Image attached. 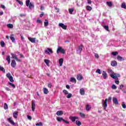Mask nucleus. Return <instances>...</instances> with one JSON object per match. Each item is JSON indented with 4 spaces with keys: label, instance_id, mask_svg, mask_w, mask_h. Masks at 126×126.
I'll return each instance as SVG.
<instances>
[{
    "label": "nucleus",
    "instance_id": "49530a36",
    "mask_svg": "<svg viewBox=\"0 0 126 126\" xmlns=\"http://www.w3.org/2000/svg\"><path fill=\"white\" fill-rule=\"evenodd\" d=\"M63 93H64V94H65V95H67V94H68V92L66 90H63Z\"/></svg>",
    "mask_w": 126,
    "mask_h": 126
},
{
    "label": "nucleus",
    "instance_id": "3c124183",
    "mask_svg": "<svg viewBox=\"0 0 126 126\" xmlns=\"http://www.w3.org/2000/svg\"><path fill=\"white\" fill-rule=\"evenodd\" d=\"M122 107L123 108V109H126V103H125V102H122Z\"/></svg>",
    "mask_w": 126,
    "mask_h": 126
},
{
    "label": "nucleus",
    "instance_id": "ddd939ff",
    "mask_svg": "<svg viewBox=\"0 0 126 126\" xmlns=\"http://www.w3.org/2000/svg\"><path fill=\"white\" fill-rule=\"evenodd\" d=\"M113 101L116 105H118L119 104V100H118V98L116 97H113Z\"/></svg>",
    "mask_w": 126,
    "mask_h": 126
},
{
    "label": "nucleus",
    "instance_id": "39448f33",
    "mask_svg": "<svg viewBox=\"0 0 126 126\" xmlns=\"http://www.w3.org/2000/svg\"><path fill=\"white\" fill-rule=\"evenodd\" d=\"M69 120H70L73 123H74L76 120H78V117L76 116H70L69 118Z\"/></svg>",
    "mask_w": 126,
    "mask_h": 126
},
{
    "label": "nucleus",
    "instance_id": "774afa93",
    "mask_svg": "<svg viewBox=\"0 0 126 126\" xmlns=\"http://www.w3.org/2000/svg\"><path fill=\"white\" fill-rule=\"evenodd\" d=\"M1 7L3 9H5V6L4 5H1Z\"/></svg>",
    "mask_w": 126,
    "mask_h": 126
},
{
    "label": "nucleus",
    "instance_id": "bb28decb",
    "mask_svg": "<svg viewBox=\"0 0 126 126\" xmlns=\"http://www.w3.org/2000/svg\"><path fill=\"white\" fill-rule=\"evenodd\" d=\"M8 84H9V85H10V86H11V87H12V88H15V85L11 83L10 82H8Z\"/></svg>",
    "mask_w": 126,
    "mask_h": 126
},
{
    "label": "nucleus",
    "instance_id": "a19ab883",
    "mask_svg": "<svg viewBox=\"0 0 126 126\" xmlns=\"http://www.w3.org/2000/svg\"><path fill=\"white\" fill-rule=\"evenodd\" d=\"M48 25H49V22L48 21V20H45L44 22V26H48Z\"/></svg>",
    "mask_w": 126,
    "mask_h": 126
},
{
    "label": "nucleus",
    "instance_id": "f8f14e48",
    "mask_svg": "<svg viewBox=\"0 0 126 126\" xmlns=\"http://www.w3.org/2000/svg\"><path fill=\"white\" fill-rule=\"evenodd\" d=\"M117 60L119 62H123V61H125V58L122 57V56H118Z\"/></svg>",
    "mask_w": 126,
    "mask_h": 126
},
{
    "label": "nucleus",
    "instance_id": "b1692460",
    "mask_svg": "<svg viewBox=\"0 0 126 126\" xmlns=\"http://www.w3.org/2000/svg\"><path fill=\"white\" fill-rule=\"evenodd\" d=\"M90 109H91V106H90L89 104H87L86 106V110L87 112L90 111Z\"/></svg>",
    "mask_w": 126,
    "mask_h": 126
},
{
    "label": "nucleus",
    "instance_id": "603ef678",
    "mask_svg": "<svg viewBox=\"0 0 126 126\" xmlns=\"http://www.w3.org/2000/svg\"><path fill=\"white\" fill-rule=\"evenodd\" d=\"M112 55H113V56H116L118 55V52H112Z\"/></svg>",
    "mask_w": 126,
    "mask_h": 126
},
{
    "label": "nucleus",
    "instance_id": "473e14b6",
    "mask_svg": "<svg viewBox=\"0 0 126 126\" xmlns=\"http://www.w3.org/2000/svg\"><path fill=\"white\" fill-rule=\"evenodd\" d=\"M86 9L89 11H91V10H92V7H91L90 6H87Z\"/></svg>",
    "mask_w": 126,
    "mask_h": 126
},
{
    "label": "nucleus",
    "instance_id": "72a5a7b5",
    "mask_svg": "<svg viewBox=\"0 0 126 126\" xmlns=\"http://www.w3.org/2000/svg\"><path fill=\"white\" fill-rule=\"evenodd\" d=\"M30 9H32L33 7H34V4H33L32 3H30L29 5Z\"/></svg>",
    "mask_w": 126,
    "mask_h": 126
},
{
    "label": "nucleus",
    "instance_id": "a18cd8bd",
    "mask_svg": "<svg viewBox=\"0 0 126 126\" xmlns=\"http://www.w3.org/2000/svg\"><path fill=\"white\" fill-rule=\"evenodd\" d=\"M35 125L36 126H43V123H42V122H39L38 123L36 124Z\"/></svg>",
    "mask_w": 126,
    "mask_h": 126
},
{
    "label": "nucleus",
    "instance_id": "412c9836",
    "mask_svg": "<svg viewBox=\"0 0 126 126\" xmlns=\"http://www.w3.org/2000/svg\"><path fill=\"white\" fill-rule=\"evenodd\" d=\"M17 115H18V112H14L13 113V116L14 118V119H17Z\"/></svg>",
    "mask_w": 126,
    "mask_h": 126
},
{
    "label": "nucleus",
    "instance_id": "4c0bfd02",
    "mask_svg": "<svg viewBox=\"0 0 126 126\" xmlns=\"http://www.w3.org/2000/svg\"><path fill=\"white\" fill-rule=\"evenodd\" d=\"M72 97V94H68L66 96V98L68 99H70Z\"/></svg>",
    "mask_w": 126,
    "mask_h": 126
},
{
    "label": "nucleus",
    "instance_id": "20e7f679",
    "mask_svg": "<svg viewBox=\"0 0 126 126\" xmlns=\"http://www.w3.org/2000/svg\"><path fill=\"white\" fill-rule=\"evenodd\" d=\"M57 53H61V54H64V49H63V47H59L57 50Z\"/></svg>",
    "mask_w": 126,
    "mask_h": 126
},
{
    "label": "nucleus",
    "instance_id": "e433bc0d",
    "mask_svg": "<svg viewBox=\"0 0 126 126\" xmlns=\"http://www.w3.org/2000/svg\"><path fill=\"white\" fill-rule=\"evenodd\" d=\"M0 70L2 71L4 73H5V70L4 69V68L3 67H1V66L0 65Z\"/></svg>",
    "mask_w": 126,
    "mask_h": 126
},
{
    "label": "nucleus",
    "instance_id": "ea45409f",
    "mask_svg": "<svg viewBox=\"0 0 126 126\" xmlns=\"http://www.w3.org/2000/svg\"><path fill=\"white\" fill-rule=\"evenodd\" d=\"M4 110H7V109H8V106L6 103H5L4 104Z\"/></svg>",
    "mask_w": 126,
    "mask_h": 126
},
{
    "label": "nucleus",
    "instance_id": "69168bd1",
    "mask_svg": "<svg viewBox=\"0 0 126 126\" xmlns=\"http://www.w3.org/2000/svg\"><path fill=\"white\" fill-rule=\"evenodd\" d=\"M88 3L89 4H91L92 3V1H91L90 0H88Z\"/></svg>",
    "mask_w": 126,
    "mask_h": 126
},
{
    "label": "nucleus",
    "instance_id": "6ab92c4d",
    "mask_svg": "<svg viewBox=\"0 0 126 126\" xmlns=\"http://www.w3.org/2000/svg\"><path fill=\"white\" fill-rule=\"evenodd\" d=\"M102 76L103 77L104 79H106L107 78V72L106 71H103L102 72Z\"/></svg>",
    "mask_w": 126,
    "mask_h": 126
},
{
    "label": "nucleus",
    "instance_id": "58836bf2",
    "mask_svg": "<svg viewBox=\"0 0 126 126\" xmlns=\"http://www.w3.org/2000/svg\"><path fill=\"white\" fill-rule=\"evenodd\" d=\"M30 4V0H27L26 1V5L27 6H29V5Z\"/></svg>",
    "mask_w": 126,
    "mask_h": 126
},
{
    "label": "nucleus",
    "instance_id": "c85d7f7f",
    "mask_svg": "<svg viewBox=\"0 0 126 126\" xmlns=\"http://www.w3.org/2000/svg\"><path fill=\"white\" fill-rule=\"evenodd\" d=\"M79 116L81 117V118H82L83 119H84V118H85L86 115L84 113H83L82 112H80L79 113Z\"/></svg>",
    "mask_w": 126,
    "mask_h": 126
},
{
    "label": "nucleus",
    "instance_id": "2eb2a0df",
    "mask_svg": "<svg viewBox=\"0 0 126 126\" xmlns=\"http://www.w3.org/2000/svg\"><path fill=\"white\" fill-rule=\"evenodd\" d=\"M29 40L32 42V43H35L36 42V38H35L29 37Z\"/></svg>",
    "mask_w": 126,
    "mask_h": 126
},
{
    "label": "nucleus",
    "instance_id": "9d476101",
    "mask_svg": "<svg viewBox=\"0 0 126 126\" xmlns=\"http://www.w3.org/2000/svg\"><path fill=\"white\" fill-rule=\"evenodd\" d=\"M35 106H36L35 102L34 101H32V112H34V111H35Z\"/></svg>",
    "mask_w": 126,
    "mask_h": 126
},
{
    "label": "nucleus",
    "instance_id": "423d86ee",
    "mask_svg": "<svg viewBox=\"0 0 126 126\" xmlns=\"http://www.w3.org/2000/svg\"><path fill=\"white\" fill-rule=\"evenodd\" d=\"M11 55L12 56L13 59H15V60H16L17 62H21V60L17 58V56L15 54H14L13 53H11Z\"/></svg>",
    "mask_w": 126,
    "mask_h": 126
},
{
    "label": "nucleus",
    "instance_id": "f3484780",
    "mask_svg": "<svg viewBox=\"0 0 126 126\" xmlns=\"http://www.w3.org/2000/svg\"><path fill=\"white\" fill-rule=\"evenodd\" d=\"M80 93L81 95H85V91H84V89L82 88L80 90Z\"/></svg>",
    "mask_w": 126,
    "mask_h": 126
},
{
    "label": "nucleus",
    "instance_id": "dca6fc26",
    "mask_svg": "<svg viewBox=\"0 0 126 126\" xmlns=\"http://www.w3.org/2000/svg\"><path fill=\"white\" fill-rule=\"evenodd\" d=\"M11 65L13 67H14L16 65V62H15V60H12L11 63Z\"/></svg>",
    "mask_w": 126,
    "mask_h": 126
},
{
    "label": "nucleus",
    "instance_id": "6e6552de",
    "mask_svg": "<svg viewBox=\"0 0 126 126\" xmlns=\"http://www.w3.org/2000/svg\"><path fill=\"white\" fill-rule=\"evenodd\" d=\"M83 49V45L81 44L80 46H78L77 52L79 54H80L81 52H82V50Z\"/></svg>",
    "mask_w": 126,
    "mask_h": 126
},
{
    "label": "nucleus",
    "instance_id": "2f4dec72",
    "mask_svg": "<svg viewBox=\"0 0 126 126\" xmlns=\"http://www.w3.org/2000/svg\"><path fill=\"white\" fill-rule=\"evenodd\" d=\"M121 7H122V8H124V9H126V3H125V2L122 3V4L121 5Z\"/></svg>",
    "mask_w": 126,
    "mask_h": 126
},
{
    "label": "nucleus",
    "instance_id": "7ed1b4c3",
    "mask_svg": "<svg viewBox=\"0 0 126 126\" xmlns=\"http://www.w3.org/2000/svg\"><path fill=\"white\" fill-rule=\"evenodd\" d=\"M6 77L8 78L9 80L11 82H14V80H13V77L11 75V74L10 73H8L6 75Z\"/></svg>",
    "mask_w": 126,
    "mask_h": 126
},
{
    "label": "nucleus",
    "instance_id": "e2e57ef3",
    "mask_svg": "<svg viewBox=\"0 0 126 126\" xmlns=\"http://www.w3.org/2000/svg\"><path fill=\"white\" fill-rule=\"evenodd\" d=\"M123 88H124V85H121L120 86V89H121V90H123Z\"/></svg>",
    "mask_w": 126,
    "mask_h": 126
},
{
    "label": "nucleus",
    "instance_id": "0eeeda50",
    "mask_svg": "<svg viewBox=\"0 0 126 126\" xmlns=\"http://www.w3.org/2000/svg\"><path fill=\"white\" fill-rule=\"evenodd\" d=\"M59 27H61L63 29H64V30H66V28L67 26L64 25L63 23H59Z\"/></svg>",
    "mask_w": 126,
    "mask_h": 126
},
{
    "label": "nucleus",
    "instance_id": "5701e85b",
    "mask_svg": "<svg viewBox=\"0 0 126 126\" xmlns=\"http://www.w3.org/2000/svg\"><path fill=\"white\" fill-rule=\"evenodd\" d=\"M63 59L61 58L59 60V64L60 66H62V65H63Z\"/></svg>",
    "mask_w": 126,
    "mask_h": 126
},
{
    "label": "nucleus",
    "instance_id": "4be33fe9",
    "mask_svg": "<svg viewBox=\"0 0 126 126\" xmlns=\"http://www.w3.org/2000/svg\"><path fill=\"white\" fill-rule=\"evenodd\" d=\"M6 61H7L8 64L10 63V56L7 55L6 58Z\"/></svg>",
    "mask_w": 126,
    "mask_h": 126
},
{
    "label": "nucleus",
    "instance_id": "8fccbe9b",
    "mask_svg": "<svg viewBox=\"0 0 126 126\" xmlns=\"http://www.w3.org/2000/svg\"><path fill=\"white\" fill-rule=\"evenodd\" d=\"M10 39H11V41H12V42H15V38H14V37H13V36H11L10 37Z\"/></svg>",
    "mask_w": 126,
    "mask_h": 126
},
{
    "label": "nucleus",
    "instance_id": "a878e982",
    "mask_svg": "<svg viewBox=\"0 0 126 126\" xmlns=\"http://www.w3.org/2000/svg\"><path fill=\"white\" fill-rule=\"evenodd\" d=\"M70 82H74V83H76V79L75 78L71 77L70 80Z\"/></svg>",
    "mask_w": 126,
    "mask_h": 126
},
{
    "label": "nucleus",
    "instance_id": "0e129e2a",
    "mask_svg": "<svg viewBox=\"0 0 126 126\" xmlns=\"http://www.w3.org/2000/svg\"><path fill=\"white\" fill-rule=\"evenodd\" d=\"M108 72L109 73H112V72H113V70H112L111 69H109Z\"/></svg>",
    "mask_w": 126,
    "mask_h": 126
},
{
    "label": "nucleus",
    "instance_id": "79ce46f5",
    "mask_svg": "<svg viewBox=\"0 0 126 126\" xmlns=\"http://www.w3.org/2000/svg\"><path fill=\"white\" fill-rule=\"evenodd\" d=\"M76 124L77 125V126H80V125H81V122H80V121H76Z\"/></svg>",
    "mask_w": 126,
    "mask_h": 126
},
{
    "label": "nucleus",
    "instance_id": "338daca9",
    "mask_svg": "<svg viewBox=\"0 0 126 126\" xmlns=\"http://www.w3.org/2000/svg\"><path fill=\"white\" fill-rule=\"evenodd\" d=\"M5 90H6V91H10V89H9V88L8 87H6Z\"/></svg>",
    "mask_w": 126,
    "mask_h": 126
},
{
    "label": "nucleus",
    "instance_id": "c756f323",
    "mask_svg": "<svg viewBox=\"0 0 126 126\" xmlns=\"http://www.w3.org/2000/svg\"><path fill=\"white\" fill-rule=\"evenodd\" d=\"M57 120L58 122H62V121L63 122V120L64 119H63V118H62V117H57Z\"/></svg>",
    "mask_w": 126,
    "mask_h": 126
},
{
    "label": "nucleus",
    "instance_id": "052dcab7",
    "mask_svg": "<svg viewBox=\"0 0 126 126\" xmlns=\"http://www.w3.org/2000/svg\"><path fill=\"white\" fill-rule=\"evenodd\" d=\"M63 122L64 123H65V124H67V125H68V124H69V122L67 121H66L64 119V120H63Z\"/></svg>",
    "mask_w": 126,
    "mask_h": 126
},
{
    "label": "nucleus",
    "instance_id": "5fc2aeb1",
    "mask_svg": "<svg viewBox=\"0 0 126 126\" xmlns=\"http://www.w3.org/2000/svg\"><path fill=\"white\" fill-rule=\"evenodd\" d=\"M27 118L28 120H30V121H31L32 120V117L29 115H27Z\"/></svg>",
    "mask_w": 126,
    "mask_h": 126
},
{
    "label": "nucleus",
    "instance_id": "a211bd4d",
    "mask_svg": "<svg viewBox=\"0 0 126 126\" xmlns=\"http://www.w3.org/2000/svg\"><path fill=\"white\" fill-rule=\"evenodd\" d=\"M56 115H57V116H63V112L62 111H58L57 112Z\"/></svg>",
    "mask_w": 126,
    "mask_h": 126
},
{
    "label": "nucleus",
    "instance_id": "37998d69",
    "mask_svg": "<svg viewBox=\"0 0 126 126\" xmlns=\"http://www.w3.org/2000/svg\"><path fill=\"white\" fill-rule=\"evenodd\" d=\"M16 1H17V2H18V3H19V4H20L21 5H23V2L19 0H16Z\"/></svg>",
    "mask_w": 126,
    "mask_h": 126
},
{
    "label": "nucleus",
    "instance_id": "4d7b16f0",
    "mask_svg": "<svg viewBox=\"0 0 126 126\" xmlns=\"http://www.w3.org/2000/svg\"><path fill=\"white\" fill-rule=\"evenodd\" d=\"M48 86L49 88H52V83H49L48 84Z\"/></svg>",
    "mask_w": 126,
    "mask_h": 126
},
{
    "label": "nucleus",
    "instance_id": "13d9d810",
    "mask_svg": "<svg viewBox=\"0 0 126 126\" xmlns=\"http://www.w3.org/2000/svg\"><path fill=\"white\" fill-rule=\"evenodd\" d=\"M94 57L95 58H96V59H98L99 58V55H98V54L95 53L94 54Z\"/></svg>",
    "mask_w": 126,
    "mask_h": 126
},
{
    "label": "nucleus",
    "instance_id": "393cba45",
    "mask_svg": "<svg viewBox=\"0 0 126 126\" xmlns=\"http://www.w3.org/2000/svg\"><path fill=\"white\" fill-rule=\"evenodd\" d=\"M43 93H44V94H48V93H49V90H48L46 88H43Z\"/></svg>",
    "mask_w": 126,
    "mask_h": 126
},
{
    "label": "nucleus",
    "instance_id": "cd10ccee",
    "mask_svg": "<svg viewBox=\"0 0 126 126\" xmlns=\"http://www.w3.org/2000/svg\"><path fill=\"white\" fill-rule=\"evenodd\" d=\"M44 63H46V64L48 66H49V63H50V60H47V59H45V60H44Z\"/></svg>",
    "mask_w": 126,
    "mask_h": 126
},
{
    "label": "nucleus",
    "instance_id": "aec40b11",
    "mask_svg": "<svg viewBox=\"0 0 126 126\" xmlns=\"http://www.w3.org/2000/svg\"><path fill=\"white\" fill-rule=\"evenodd\" d=\"M111 65L112 66H117L118 65V63L116 61H113L111 62Z\"/></svg>",
    "mask_w": 126,
    "mask_h": 126
},
{
    "label": "nucleus",
    "instance_id": "4468645a",
    "mask_svg": "<svg viewBox=\"0 0 126 126\" xmlns=\"http://www.w3.org/2000/svg\"><path fill=\"white\" fill-rule=\"evenodd\" d=\"M8 122L10 123V124H11V125H13V126H14L15 125V123H14V121L11 120V118H8L7 119Z\"/></svg>",
    "mask_w": 126,
    "mask_h": 126
},
{
    "label": "nucleus",
    "instance_id": "c03bdc74",
    "mask_svg": "<svg viewBox=\"0 0 126 126\" xmlns=\"http://www.w3.org/2000/svg\"><path fill=\"white\" fill-rule=\"evenodd\" d=\"M0 45H1V47H4V46H5V43H4V42L3 41H2L0 42Z\"/></svg>",
    "mask_w": 126,
    "mask_h": 126
},
{
    "label": "nucleus",
    "instance_id": "680f3d73",
    "mask_svg": "<svg viewBox=\"0 0 126 126\" xmlns=\"http://www.w3.org/2000/svg\"><path fill=\"white\" fill-rule=\"evenodd\" d=\"M36 21L37 23H39V24H41V23H42V21L40 20L37 19Z\"/></svg>",
    "mask_w": 126,
    "mask_h": 126
},
{
    "label": "nucleus",
    "instance_id": "de8ad7c7",
    "mask_svg": "<svg viewBox=\"0 0 126 126\" xmlns=\"http://www.w3.org/2000/svg\"><path fill=\"white\" fill-rule=\"evenodd\" d=\"M95 72L96 73H98L99 74H101V70H100V69H97L96 70V71H95Z\"/></svg>",
    "mask_w": 126,
    "mask_h": 126
},
{
    "label": "nucleus",
    "instance_id": "6e6d98bb",
    "mask_svg": "<svg viewBox=\"0 0 126 126\" xmlns=\"http://www.w3.org/2000/svg\"><path fill=\"white\" fill-rule=\"evenodd\" d=\"M107 101H108V102H112V97H109Z\"/></svg>",
    "mask_w": 126,
    "mask_h": 126
},
{
    "label": "nucleus",
    "instance_id": "bf43d9fd",
    "mask_svg": "<svg viewBox=\"0 0 126 126\" xmlns=\"http://www.w3.org/2000/svg\"><path fill=\"white\" fill-rule=\"evenodd\" d=\"M112 89H117V86H116V85H113L112 86Z\"/></svg>",
    "mask_w": 126,
    "mask_h": 126
},
{
    "label": "nucleus",
    "instance_id": "c9c22d12",
    "mask_svg": "<svg viewBox=\"0 0 126 126\" xmlns=\"http://www.w3.org/2000/svg\"><path fill=\"white\" fill-rule=\"evenodd\" d=\"M74 11V9L73 8H69V12L70 14H72V13Z\"/></svg>",
    "mask_w": 126,
    "mask_h": 126
},
{
    "label": "nucleus",
    "instance_id": "f257e3e1",
    "mask_svg": "<svg viewBox=\"0 0 126 126\" xmlns=\"http://www.w3.org/2000/svg\"><path fill=\"white\" fill-rule=\"evenodd\" d=\"M107 102H108V98H106L105 100L104 99L102 100V106L103 107V110L105 111H106L107 107H108V103Z\"/></svg>",
    "mask_w": 126,
    "mask_h": 126
},
{
    "label": "nucleus",
    "instance_id": "f704fd0d",
    "mask_svg": "<svg viewBox=\"0 0 126 126\" xmlns=\"http://www.w3.org/2000/svg\"><path fill=\"white\" fill-rule=\"evenodd\" d=\"M106 3H107V5H108L109 6V7H111V6H112V5H113V4L112 3V2H111V1H107V2H106Z\"/></svg>",
    "mask_w": 126,
    "mask_h": 126
},
{
    "label": "nucleus",
    "instance_id": "9b49d317",
    "mask_svg": "<svg viewBox=\"0 0 126 126\" xmlns=\"http://www.w3.org/2000/svg\"><path fill=\"white\" fill-rule=\"evenodd\" d=\"M45 53H47L48 55H50V53L53 54V50L51 49L47 48V50H45Z\"/></svg>",
    "mask_w": 126,
    "mask_h": 126
},
{
    "label": "nucleus",
    "instance_id": "1a4fd4ad",
    "mask_svg": "<svg viewBox=\"0 0 126 126\" xmlns=\"http://www.w3.org/2000/svg\"><path fill=\"white\" fill-rule=\"evenodd\" d=\"M77 80L80 81L81 80H82V79H83V76H82V75L81 74H79L77 75Z\"/></svg>",
    "mask_w": 126,
    "mask_h": 126
},
{
    "label": "nucleus",
    "instance_id": "864d4df0",
    "mask_svg": "<svg viewBox=\"0 0 126 126\" xmlns=\"http://www.w3.org/2000/svg\"><path fill=\"white\" fill-rule=\"evenodd\" d=\"M55 9L56 10V12H57V13H59V12H60V9H59V8L56 7L55 8Z\"/></svg>",
    "mask_w": 126,
    "mask_h": 126
},
{
    "label": "nucleus",
    "instance_id": "7c9ffc66",
    "mask_svg": "<svg viewBox=\"0 0 126 126\" xmlns=\"http://www.w3.org/2000/svg\"><path fill=\"white\" fill-rule=\"evenodd\" d=\"M7 27H8V28H10V29H12V28H13V25L11 24H8L7 25Z\"/></svg>",
    "mask_w": 126,
    "mask_h": 126
},
{
    "label": "nucleus",
    "instance_id": "f03ea898",
    "mask_svg": "<svg viewBox=\"0 0 126 126\" xmlns=\"http://www.w3.org/2000/svg\"><path fill=\"white\" fill-rule=\"evenodd\" d=\"M110 76L112 78H113V79H115V80H118L119 78L118 77H121V75L120 74H110Z\"/></svg>",
    "mask_w": 126,
    "mask_h": 126
},
{
    "label": "nucleus",
    "instance_id": "09e8293b",
    "mask_svg": "<svg viewBox=\"0 0 126 126\" xmlns=\"http://www.w3.org/2000/svg\"><path fill=\"white\" fill-rule=\"evenodd\" d=\"M104 29L106 30V31H109V26H104Z\"/></svg>",
    "mask_w": 126,
    "mask_h": 126
}]
</instances>
